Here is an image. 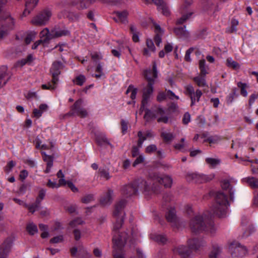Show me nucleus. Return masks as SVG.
Here are the masks:
<instances>
[{
    "label": "nucleus",
    "mask_w": 258,
    "mask_h": 258,
    "mask_svg": "<svg viewBox=\"0 0 258 258\" xmlns=\"http://www.w3.org/2000/svg\"><path fill=\"white\" fill-rule=\"evenodd\" d=\"M64 67L63 63L60 61L53 62L50 68V73L52 75L53 79L52 81H57L58 76L60 74V70Z\"/></svg>",
    "instance_id": "14"
},
{
    "label": "nucleus",
    "mask_w": 258,
    "mask_h": 258,
    "mask_svg": "<svg viewBox=\"0 0 258 258\" xmlns=\"http://www.w3.org/2000/svg\"><path fill=\"white\" fill-rule=\"evenodd\" d=\"M115 15V17L113 18V20L116 22H120L121 23H126L127 22V18L128 13L126 10L123 11H115L113 13Z\"/></svg>",
    "instance_id": "18"
},
{
    "label": "nucleus",
    "mask_w": 258,
    "mask_h": 258,
    "mask_svg": "<svg viewBox=\"0 0 258 258\" xmlns=\"http://www.w3.org/2000/svg\"><path fill=\"white\" fill-rule=\"evenodd\" d=\"M229 250L233 256H243L246 254L247 250L245 247L242 246L238 242L233 241L229 246Z\"/></svg>",
    "instance_id": "10"
},
{
    "label": "nucleus",
    "mask_w": 258,
    "mask_h": 258,
    "mask_svg": "<svg viewBox=\"0 0 258 258\" xmlns=\"http://www.w3.org/2000/svg\"><path fill=\"white\" fill-rule=\"evenodd\" d=\"M185 27H179L175 28L174 32L175 34L180 38H187L189 37V32L185 29Z\"/></svg>",
    "instance_id": "29"
},
{
    "label": "nucleus",
    "mask_w": 258,
    "mask_h": 258,
    "mask_svg": "<svg viewBox=\"0 0 258 258\" xmlns=\"http://www.w3.org/2000/svg\"><path fill=\"white\" fill-rule=\"evenodd\" d=\"M226 65L229 67L236 70L240 68L239 64L231 58H228L226 60Z\"/></svg>",
    "instance_id": "40"
},
{
    "label": "nucleus",
    "mask_w": 258,
    "mask_h": 258,
    "mask_svg": "<svg viewBox=\"0 0 258 258\" xmlns=\"http://www.w3.org/2000/svg\"><path fill=\"white\" fill-rule=\"evenodd\" d=\"M53 39L62 36H68L70 34V32L66 29L53 28L52 29Z\"/></svg>",
    "instance_id": "26"
},
{
    "label": "nucleus",
    "mask_w": 258,
    "mask_h": 258,
    "mask_svg": "<svg viewBox=\"0 0 258 258\" xmlns=\"http://www.w3.org/2000/svg\"><path fill=\"white\" fill-rule=\"evenodd\" d=\"M221 248L217 246H214L209 254L210 258H217L221 253Z\"/></svg>",
    "instance_id": "41"
},
{
    "label": "nucleus",
    "mask_w": 258,
    "mask_h": 258,
    "mask_svg": "<svg viewBox=\"0 0 258 258\" xmlns=\"http://www.w3.org/2000/svg\"><path fill=\"white\" fill-rule=\"evenodd\" d=\"M153 83L149 82L147 87L144 88L143 91V96L141 110L145 109V107L147 105L150 97L153 92Z\"/></svg>",
    "instance_id": "11"
},
{
    "label": "nucleus",
    "mask_w": 258,
    "mask_h": 258,
    "mask_svg": "<svg viewBox=\"0 0 258 258\" xmlns=\"http://www.w3.org/2000/svg\"><path fill=\"white\" fill-rule=\"evenodd\" d=\"M41 39L43 41V44L48 42V41L53 39L52 30L50 32L47 28H44L40 33Z\"/></svg>",
    "instance_id": "23"
},
{
    "label": "nucleus",
    "mask_w": 258,
    "mask_h": 258,
    "mask_svg": "<svg viewBox=\"0 0 258 258\" xmlns=\"http://www.w3.org/2000/svg\"><path fill=\"white\" fill-rule=\"evenodd\" d=\"M63 241V236L62 235H59L55 236L50 240V242L51 243H57L62 242Z\"/></svg>",
    "instance_id": "52"
},
{
    "label": "nucleus",
    "mask_w": 258,
    "mask_h": 258,
    "mask_svg": "<svg viewBox=\"0 0 258 258\" xmlns=\"http://www.w3.org/2000/svg\"><path fill=\"white\" fill-rule=\"evenodd\" d=\"M184 215L189 220V225L191 229L192 228L193 225L192 224V219L194 218V210L192 205H186L185 207Z\"/></svg>",
    "instance_id": "27"
},
{
    "label": "nucleus",
    "mask_w": 258,
    "mask_h": 258,
    "mask_svg": "<svg viewBox=\"0 0 258 258\" xmlns=\"http://www.w3.org/2000/svg\"><path fill=\"white\" fill-rule=\"evenodd\" d=\"M7 67L3 66L0 68V80L8 81L9 79H11L10 75L7 73Z\"/></svg>",
    "instance_id": "35"
},
{
    "label": "nucleus",
    "mask_w": 258,
    "mask_h": 258,
    "mask_svg": "<svg viewBox=\"0 0 258 258\" xmlns=\"http://www.w3.org/2000/svg\"><path fill=\"white\" fill-rule=\"evenodd\" d=\"M237 181L232 177H228L223 179L221 181V187L222 189L225 190H229L230 198L231 201L234 200V190L231 186V184L236 183Z\"/></svg>",
    "instance_id": "12"
},
{
    "label": "nucleus",
    "mask_w": 258,
    "mask_h": 258,
    "mask_svg": "<svg viewBox=\"0 0 258 258\" xmlns=\"http://www.w3.org/2000/svg\"><path fill=\"white\" fill-rule=\"evenodd\" d=\"M27 230L31 235H34L38 231L37 227L36 225L33 223H29L27 226Z\"/></svg>",
    "instance_id": "43"
},
{
    "label": "nucleus",
    "mask_w": 258,
    "mask_h": 258,
    "mask_svg": "<svg viewBox=\"0 0 258 258\" xmlns=\"http://www.w3.org/2000/svg\"><path fill=\"white\" fill-rule=\"evenodd\" d=\"M237 86L240 90V94L244 97L247 96V89L249 88V86L245 83L239 82Z\"/></svg>",
    "instance_id": "34"
},
{
    "label": "nucleus",
    "mask_w": 258,
    "mask_h": 258,
    "mask_svg": "<svg viewBox=\"0 0 258 258\" xmlns=\"http://www.w3.org/2000/svg\"><path fill=\"white\" fill-rule=\"evenodd\" d=\"M153 25L155 27V32L156 33V35L154 37V41L157 46H159L162 42L161 37L164 31V30L161 28L159 25L155 22L153 23Z\"/></svg>",
    "instance_id": "19"
},
{
    "label": "nucleus",
    "mask_w": 258,
    "mask_h": 258,
    "mask_svg": "<svg viewBox=\"0 0 258 258\" xmlns=\"http://www.w3.org/2000/svg\"><path fill=\"white\" fill-rule=\"evenodd\" d=\"M64 13L65 16L72 21L78 20L79 18V15L77 14H74L73 13L68 12L67 11H64Z\"/></svg>",
    "instance_id": "49"
},
{
    "label": "nucleus",
    "mask_w": 258,
    "mask_h": 258,
    "mask_svg": "<svg viewBox=\"0 0 258 258\" xmlns=\"http://www.w3.org/2000/svg\"><path fill=\"white\" fill-rule=\"evenodd\" d=\"M214 176L213 175H204L203 174H199L195 173V180L199 183H203L212 180Z\"/></svg>",
    "instance_id": "24"
},
{
    "label": "nucleus",
    "mask_w": 258,
    "mask_h": 258,
    "mask_svg": "<svg viewBox=\"0 0 258 258\" xmlns=\"http://www.w3.org/2000/svg\"><path fill=\"white\" fill-rule=\"evenodd\" d=\"M129 92H131V98L133 100L135 99L137 93V89L136 88H134L133 87L131 86H130L126 91V93L128 94Z\"/></svg>",
    "instance_id": "51"
},
{
    "label": "nucleus",
    "mask_w": 258,
    "mask_h": 258,
    "mask_svg": "<svg viewBox=\"0 0 258 258\" xmlns=\"http://www.w3.org/2000/svg\"><path fill=\"white\" fill-rule=\"evenodd\" d=\"M57 86V82H46V83L42 84L41 88L44 90H53Z\"/></svg>",
    "instance_id": "36"
},
{
    "label": "nucleus",
    "mask_w": 258,
    "mask_h": 258,
    "mask_svg": "<svg viewBox=\"0 0 258 258\" xmlns=\"http://www.w3.org/2000/svg\"><path fill=\"white\" fill-rule=\"evenodd\" d=\"M96 142L100 146H104L105 145H109L111 148L113 147L112 144L110 143L109 141L106 138L105 135L101 134L96 137Z\"/></svg>",
    "instance_id": "31"
},
{
    "label": "nucleus",
    "mask_w": 258,
    "mask_h": 258,
    "mask_svg": "<svg viewBox=\"0 0 258 258\" xmlns=\"http://www.w3.org/2000/svg\"><path fill=\"white\" fill-rule=\"evenodd\" d=\"M83 223L84 221L81 218H77L71 221L69 223V225L72 227H75L77 225H81Z\"/></svg>",
    "instance_id": "56"
},
{
    "label": "nucleus",
    "mask_w": 258,
    "mask_h": 258,
    "mask_svg": "<svg viewBox=\"0 0 258 258\" xmlns=\"http://www.w3.org/2000/svg\"><path fill=\"white\" fill-rule=\"evenodd\" d=\"M145 158L143 155H140L138 156L133 164V166L135 167L137 165L142 163L144 162Z\"/></svg>",
    "instance_id": "61"
},
{
    "label": "nucleus",
    "mask_w": 258,
    "mask_h": 258,
    "mask_svg": "<svg viewBox=\"0 0 258 258\" xmlns=\"http://www.w3.org/2000/svg\"><path fill=\"white\" fill-rule=\"evenodd\" d=\"M144 76L147 81H154L158 78V72L155 61L153 62L152 69L145 70L144 72Z\"/></svg>",
    "instance_id": "15"
},
{
    "label": "nucleus",
    "mask_w": 258,
    "mask_h": 258,
    "mask_svg": "<svg viewBox=\"0 0 258 258\" xmlns=\"http://www.w3.org/2000/svg\"><path fill=\"white\" fill-rule=\"evenodd\" d=\"M51 15L50 11L45 10L34 17L31 20V23L35 25L41 26L45 25L49 21Z\"/></svg>",
    "instance_id": "9"
},
{
    "label": "nucleus",
    "mask_w": 258,
    "mask_h": 258,
    "mask_svg": "<svg viewBox=\"0 0 258 258\" xmlns=\"http://www.w3.org/2000/svg\"><path fill=\"white\" fill-rule=\"evenodd\" d=\"M158 116H160L157 118L158 122H164L166 123L168 121V117L165 115V110L160 106H154L151 109L148 108L145 109V114L144 118L147 121L155 119Z\"/></svg>",
    "instance_id": "6"
},
{
    "label": "nucleus",
    "mask_w": 258,
    "mask_h": 258,
    "mask_svg": "<svg viewBox=\"0 0 258 258\" xmlns=\"http://www.w3.org/2000/svg\"><path fill=\"white\" fill-rule=\"evenodd\" d=\"M237 95L236 94L235 92H232L230 93L226 97V102L228 104H231L235 97H237Z\"/></svg>",
    "instance_id": "57"
},
{
    "label": "nucleus",
    "mask_w": 258,
    "mask_h": 258,
    "mask_svg": "<svg viewBox=\"0 0 258 258\" xmlns=\"http://www.w3.org/2000/svg\"><path fill=\"white\" fill-rule=\"evenodd\" d=\"M194 51V47H191L186 50L184 56V59L188 62H191L190 54Z\"/></svg>",
    "instance_id": "59"
},
{
    "label": "nucleus",
    "mask_w": 258,
    "mask_h": 258,
    "mask_svg": "<svg viewBox=\"0 0 258 258\" xmlns=\"http://www.w3.org/2000/svg\"><path fill=\"white\" fill-rule=\"evenodd\" d=\"M157 10L166 17H168L170 15V11L166 3L162 7L157 8Z\"/></svg>",
    "instance_id": "38"
},
{
    "label": "nucleus",
    "mask_w": 258,
    "mask_h": 258,
    "mask_svg": "<svg viewBox=\"0 0 258 258\" xmlns=\"http://www.w3.org/2000/svg\"><path fill=\"white\" fill-rule=\"evenodd\" d=\"M46 191L43 189H41L39 192L38 197H37L36 201L37 204H40L41 201L44 199L45 196Z\"/></svg>",
    "instance_id": "47"
},
{
    "label": "nucleus",
    "mask_w": 258,
    "mask_h": 258,
    "mask_svg": "<svg viewBox=\"0 0 258 258\" xmlns=\"http://www.w3.org/2000/svg\"><path fill=\"white\" fill-rule=\"evenodd\" d=\"M151 238L160 244H164L167 241L166 236L160 234H151Z\"/></svg>",
    "instance_id": "32"
},
{
    "label": "nucleus",
    "mask_w": 258,
    "mask_h": 258,
    "mask_svg": "<svg viewBox=\"0 0 258 258\" xmlns=\"http://www.w3.org/2000/svg\"><path fill=\"white\" fill-rule=\"evenodd\" d=\"M94 199L93 195L90 194V195H87L85 196L84 197H83L81 199V201L83 203L88 204V203L91 202L92 201H94Z\"/></svg>",
    "instance_id": "50"
},
{
    "label": "nucleus",
    "mask_w": 258,
    "mask_h": 258,
    "mask_svg": "<svg viewBox=\"0 0 258 258\" xmlns=\"http://www.w3.org/2000/svg\"><path fill=\"white\" fill-rule=\"evenodd\" d=\"M33 56L32 54H29L26 58L19 60L16 63V67H22L25 64L30 63L33 60Z\"/></svg>",
    "instance_id": "33"
},
{
    "label": "nucleus",
    "mask_w": 258,
    "mask_h": 258,
    "mask_svg": "<svg viewBox=\"0 0 258 258\" xmlns=\"http://www.w3.org/2000/svg\"><path fill=\"white\" fill-rule=\"evenodd\" d=\"M121 131L123 134H125L127 132L128 128V122L124 119L121 120Z\"/></svg>",
    "instance_id": "62"
},
{
    "label": "nucleus",
    "mask_w": 258,
    "mask_h": 258,
    "mask_svg": "<svg viewBox=\"0 0 258 258\" xmlns=\"http://www.w3.org/2000/svg\"><path fill=\"white\" fill-rule=\"evenodd\" d=\"M113 197V191L112 189H109L107 191L104 193L101 197L100 203L103 206L109 205L112 202Z\"/></svg>",
    "instance_id": "17"
},
{
    "label": "nucleus",
    "mask_w": 258,
    "mask_h": 258,
    "mask_svg": "<svg viewBox=\"0 0 258 258\" xmlns=\"http://www.w3.org/2000/svg\"><path fill=\"white\" fill-rule=\"evenodd\" d=\"M41 154L43 160L46 162L47 164L45 172L48 173L50 171L51 168L53 166V157L51 156L47 155L44 152H42Z\"/></svg>",
    "instance_id": "25"
},
{
    "label": "nucleus",
    "mask_w": 258,
    "mask_h": 258,
    "mask_svg": "<svg viewBox=\"0 0 258 258\" xmlns=\"http://www.w3.org/2000/svg\"><path fill=\"white\" fill-rule=\"evenodd\" d=\"M138 136L139 137L138 145L139 148H141L142 147L143 142L147 139V137L143 135V133L141 131H139L138 132Z\"/></svg>",
    "instance_id": "48"
},
{
    "label": "nucleus",
    "mask_w": 258,
    "mask_h": 258,
    "mask_svg": "<svg viewBox=\"0 0 258 258\" xmlns=\"http://www.w3.org/2000/svg\"><path fill=\"white\" fill-rule=\"evenodd\" d=\"M206 161L208 164H209L212 167H215L216 166L218 165L220 162V160L212 158H206Z\"/></svg>",
    "instance_id": "44"
},
{
    "label": "nucleus",
    "mask_w": 258,
    "mask_h": 258,
    "mask_svg": "<svg viewBox=\"0 0 258 258\" xmlns=\"http://www.w3.org/2000/svg\"><path fill=\"white\" fill-rule=\"evenodd\" d=\"M216 227L212 219L206 214L195 216V235L197 234H210L215 233Z\"/></svg>",
    "instance_id": "2"
},
{
    "label": "nucleus",
    "mask_w": 258,
    "mask_h": 258,
    "mask_svg": "<svg viewBox=\"0 0 258 258\" xmlns=\"http://www.w3.org/2000/svg\"><path fill=\"white\" fill-rule=\"evenodd\" d=\"M25 97L28 100H32L34 99L37 98V95L36 92H28L25 94Z\"/></svg>",
    "instance_id": "64"
},
{
    "label": "nucleus",
    "mask_w": 258,
    "mask_h": 258,
    "mask_svg": "<svg viewBox=\"0 0 258 258\" xmlns=\"http://www.w3.org/2000/svg\"><path fill=\"white\" fill-rule=\"evenodd\" d=\"M243 182H246L251 188H258V179L253 177H248L242 179Z\"/></svg>",
    "instance_id": "30"
},
{
    "label": "nucleus",
    "mask_w": 258,
    "mask_h": 258,
    "mask_svg": "<svg viewBox=\"0 0 258 258\" xmlns=\"http://www.w3.org/2000/svg\"><path fill=\"white\" fill-rule=\"evenodd\" d=\"M82 102L83 101L81 99L77 101L72 106V110L74 111V113L76 114L81 117H85L87 116L88 112L84 108H81Z\"/></svg>",
    "instance_id": "16"
},
{
    "label": "nucleus",
    "mask_w": 258,
    "mask_h": 258,
    "mask_svg": "<svg viewBox=\"0 0 258 258\" xmlns=\"http://www.w3.org/2000/svg\"><path fill=\"white\" fill-rule=\"evenodd\" d=\"M38 0H27L25 3V9L24 11V15L29 14L37 5Z\"/></svg>",
    "instance_id": "28"
},
{
    "label": "nucleus",
    "mask_w": 258,
    "mask_h": 258,
    "mask_svg": "<svg viewBox=\"0 0 258 258\" xmlns=\"http://www.w3.org/2000/svg\"><path fill=\"white\" fill-rule=\"evenodd\" d=\"M207 138L208 137L206 134H197L195 136V140H199L202 142H207Z\"/></svg>",
    "instance_id": "54"
},
{
    "label": "nucleus",
    "mask_w": 258,
    "mask_h": 258,
    "mask_svg": "<svg viewBox=\"0 0 258 258\" xmlns=\"http://www.w3.org/2000/svg\"><path fill=\"white\" fill-rule=\"evenodd\" d=\"M126 204V201L122 199L118 202L115 206L113 216L116 219L114 224L112 232V242L114 249L113 253L114 258H124V254L119 251L124 245L127 239V234L125 232L120 233L119 229L121 227L123 222L125 213L123 212V208Z\"/></svg>",
    "instance_id": "1"
},
{
    "label": "nucleus",
    "mask_w": 258,
    "mask_h": 258,
    "mask_svg": "<svg viewBox=\"0 0 258 258\" xmlns=\"http://www.w3.org/2000/svg\"><path fill=\"white\" fill-rule=\"evenodd\" d=\"M14 26V20L11 17L0 18V41L6 38Z\"/></svg>",
    "instance_id": "8"
},
{
    "label": "nucleus",
    "mask_w": 258,
    "mask_h": 258,
    "mask_svg": "<svg viewBox=\"0 0 258 258\" xmlns=\"http://www.w3.org/2000/svg\"><path fill=\"white\" fill-rule=\"evenodd\" d=\"M91 3V0H80L79 1L74 0L71 2V5L73 6L78 5V9L83 10L89 7Z\"/></svg>",
    "instance_id": "22"
},
{
    "label": "nucleus",
    "mask_w": 258,
    "mask_h": 258,
    "mask_svg": "<svg viewBox=\"0 0 258 258\" xmlns=\"http://www.w3.org/2000/svg\"><path fill=\"white\" fill-rule=\"evenodd\" d=\"M194 250V240L189 239L186 245H179L174 246L172 251L174 254L179 255L181 258H191Z\"/></svg>",
    "instance_id": "7"
},
{
    "label": "nucleus",
    "mask_w": 258,
    "mask_h": 258,
    "mask_svg": "<svg viewBox=\"0 0 258 258\" xmlns=\"http://www.w3.org/2000/svg\"><path fill=\"white\" fill-rule=\"evenodd\" d=\"M30 187L29 183L23 184L19 188V192L20 194H24L28 189H30Z\"/></svg>",
    "instance_id": "63"
},
{
    "label": "nucleus",
    "mask_w": 258,
    "mask_h": 258,
    "mask_svg": "<svg viewBox=\"0 0 258 258\" xmlns=\"http://www.w3.org/2000/svg\"><path fill=\"white\" fill-rule=\"evenodd\" d=\"M40 204H37L36 201L32 204H24V206L28 209L30 212L33 214L40 208Z\"/></svg>",
    "instance_id": "37"
},
{
    "label": "nucleus",
    "mask_w": 258,
    "mask_h": 258,
    "mask_svg": "<svg viewBox=\"0 0 258 258\" xmlns=\"http://www.w3.org/2000/svg\"><path fill=\"white\" fill-rule=\"evenodd\" d=\"M13 241L11 238H7L0 247V258H7L11 251Z\"/></svg>",
    "instance_id": "13"
},
{
    "label": "nucleus",
    "mask_w": 258,
    "mask_h": 258,
    "mask_svg": "<svg viewBox=\"0 0 258 258\" xmlns=\"http://www.w3.org/2000/svg\"><path fill=\"white\" fill-rule=\"evenodd\" d=\"M36 34L35 33H30L28 34L25 39V42L26 44H30L31 41L35 38Z\"/></svg>",
    "instance_id": "58"
},
{
    "label": "nucleus",
    "mask_w": 258,
    "mask_h": 258,
    "mask_svg": "<svg viewBox=\"0 0 258 258\" xmlns=\"http://www.w3.org/2000/svg\"><path fill=\"white\" fill-rule=\"evenodd\" d=\"M166 218L168 222L171 223L172 226H176L178 223V219L176 215L174 208H170L166 214Z\"/></svg>",
    "instance_id": "20"
},
{
    "label": "nucleus",
    "mask_w": 258,
    "mask_h": 258,
    "mask_svg": "<svg viewBox=\"0 0 258 258\" xmlns=\"http://www.w3.org/2000/svg\"><path fill=\"white\" fill-rule=\"evenodd\" d=\"M16 165V163L14 162L13 161H9L7 165L5 167V171L7 173H9L12 169Z\"/></svg>",
    "instance_id": "60"
},
{
    "label": "nucleus",
    "mask_w": 258,
    "mask_h": 258,
    "mask_svg": "<svg viewBox=\"0 0 258 258\" xmlns=\"http://www.w3.org/2000/svg\"><path fill=\"white\" fill-rule=\"evenodd\" d=\"M146 46L147 48H145L143 50V55L149 56H150V52H155L156 50V47L154 44L152 40L150 39H147L146 42Z\"/></svg>",
    "instance_id": "21"
},
{
    "label": "nucleus",
    "mask_w": 258,
    "mask_h": 258,
    "mask_svg": "<svg viewBox=\"0 0 258 258\" xmlns=\"http://www.w3.org/2000/svg\"><path fill=\"white\" fill-rule=\"evenodd\" d=\"M215 201L211 208L213 214L219 217H225L229 206L227 196L223 191H218L215 195Z\"/></svg>",
    "instance_id": "4"
},
{
    "label": "nucleus",
    "mask_w": 258,
    "mask_h": 258,
    "mask_svg": "<svg viewBox=\"0 0 258 258\" xmlns=\"http://www.w3.org/2000/svg\"><path fill=\"white\" fill-rule=\"evenodd\" d=\"M150 181L144 180H136L128 184L124 185L121 188V194L126 198L131 197L136 195L139 190L148 195L150 192Z\"/></svg>",
    "instance_id": "3"
},
{
    "label": "nucleus",
    "mask_w": 258,
    "mask_h": 258,
    "mask_svg": "<svg viewBox=\"0 0 258 258\" xmlns=\"http://www.w3.org/2000/svg\"><path fill=\"white\" fill-rule=\"evenodd\" d=\"M161 136L166 142L170 141L173 138V136L172 134L167 132H163L161 134Z\"/></svg>",
    "instance_id": "55"
},
{
    "label": "nucleus",
    "mask_w": 258,
    "mask_h": 258,
    "mask_svg": "<svg viewBox=\"0 0 258 258\" xmlns=\"http://www.w3.org/2000/svg\"><path fill=\"white\" fill-rule=\"evenodd\" d=\"M205 244V242L203 239H198L195 237V251L196 250H200Z\"/></svg>",
    "instance_id": "42"
},
{
    "label": "nucleus",
    "mask_w": 258,
    "mask_h": 258,
    "mask_svg": "<svg viewBox=\"0 0 258 258\" xmlns=\"http://www.w3.org/2000/svg\"><path fill=\"white\" fill-rule=\"evenodd\" d=\"M150 181V192L155 194H158L160 192V187L159 185H155V182H158L160 184H163L165 187H170L172 183L171 178L167 175L160 176L157 173H154L151 176V178L147 181Z\"/></svg>",
    "instance_id": "5"
},
{
    "label": "nucleus",
    "mask_w": 258,
    "mask_h": 258,
    "mask_svg": "<svg viewBox=\"0 0 258 258\" xmlns=\"http://www.w3.org/2000/svg\"><path fill=\"white\" fill-rule=\"evenodd\" d=\"M99 173L101 177L105 178L106 180H108L110 178L109 173L108 170L101 168L99 169Z\"/></svg>",
    "instance_id": "46"
},
{
    "label": "nucleus",
    "mask_w": 258,
    "mask_h": 258,
    "mask_svg": "<svg viewBox=\"0 0 258 258\" xmlns=\"http://www.w3.org/2000/svg\"><path fill=\"white\" fill-rule=\"evenodd\" d=\"M192 15V12H188L186 15H183L182 16L177 20L176 24H183L187 19L191 16Z\"/></svg>",
    "instance_id": "45"
},
{
    "label": "nucleus",
    "mask_w": 258,
    "mask_h": 258,
    "mask_svg": "<svg viewBox=\"0 0 258 258\" xmlns=\"http://www.w3.org/2000/svg\"><path fill=\"white\" fill-rule=\"evenodd\" d=\"M199 68L202 75L205 76L207 74L208 67L206 65V61L205 59H201L200 60Z\"/></svg>",
    "instance_id": "39"
},
{
    "label": "nucleus",
    "mask_w": 258,
    "mask_h": 258,
    "mask_svg": "<svg viewBox=\"0 0 258 258\" xmlns=\"http://www.w3.org/2000/svg\"><path fill=\"white\" fill-rule=\"evenodd\" d=\"M157 148L155 145L152 144L148 146L145 149V152L147 154H152L156 151Z\"/></svg>",
    "instance_id": "53"
}]
</instances>
